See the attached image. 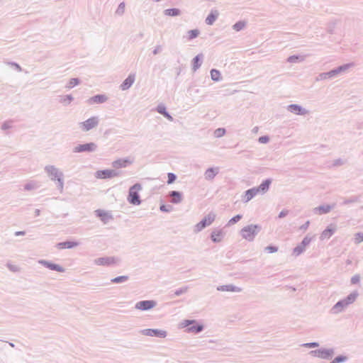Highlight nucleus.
I'll return each instance as SVG.
<instances>
[{"label": "nucleus", "mask_w": 363, "mask_h": 363, "mask_svg": "<svg viewBox=\"0 0 363 363\" xmlns=\"http://www.w3.org/2000/svg\"><path fill=\"white\" fill-rule=\"evenodd\" d=\"M45 172L51 181L56 182L57 188L60 193L64 189V174L54 165H46L44 168Z\"/></svg>", "instance_id": "obj_1"}, {"label": "nucleus", "mask_w": 363, "mask_h": 363, "mask_svg": "<svg viewBox=\"0 0 363 363\" xmlns=\"http://www.w3.org/2000/svg\"><path fill=\"white\" fill-rule=\"evenodd\" d=\"M358 295V292L355 291L350 294L346 298L337 301L331 308L332 313L337 314L343 311L345 308L356 301Z\"/></svg>", "instance_id": "obj_2"}, {"label": "nucleus", "mask_w": 363, "mask_h": 363, "mask_svg": "<svg viewBox=\"0 0 363 363\" xmlns=\"http://www.w3.org/2000/svg\"><path fill=\"white\" fill-rule=\"evenodd\" d=\"M261 225L257 224H250L243 227L240 230V234L243 239L249 242H252L255 240V238L261 231Z\"/></svg>", "instance_id": "obj_3"}, {"label": "nucleus", "mask_w": 363, "mask_h": 363, "mask_svg": "<svg viewBox=\"0 0 363 363\" xmlns=\"http://www.w3.org/2000/svg\"><path fill=\"white\" fill-rule=\"evenodd\" d=\"M141 189L142 186L139 183L135 184L129 189L127 200L130 204L140 205L141 203L140 197L138 194V191Z\"/></svg>", "instance_id": "obj_4"}, {"label": "nucleus", "mask_w": 363, "mask_h": 363, "mask_svg": "<svg viewBox=\"0 0 363 363\" xmlns=\"http://www.w3.org/2000/svg\"><path fill=\"white\" fill-rule=\"evenodd\" d=\"M181 325L184 328L190 326L187 328V331L195 334L202 332L204 328L203 325L197 323L196 320H184Z\"/></svg>", "instance_id": "obj_5"}, {"label": "nucleus", "mask_w": 363, "mask_h": 363, "mask_svg": "<svg viewBox=\"0 0 363 363\" xmlns=\"http://www.w3.org/2000/svg\"><path fill=\"white\" fill-rule=\"evenodd\" d=\"M98 145L95 143L91 142L76 145L72 149V152L74 153L94 152L96 151Z\"/></svg>", "instance_id": "obj_6"}, {"label": "nucleus", "mask_w": 363, "mask_h": 363, "mask_svg": "<svg viewBox=\"0 0 363 363\" xmlns=\"http://www.w3.org/2000/svg\"><path fill=\"white\" fill-rule=\"evenodd\" d=\"M99 123V119L98 116H92L85 121L79 123V128L84 131L87 132L90 130L96 128Z\"/></svg>", "instance_id": "obj_7"}, {"label": "nucleus", "mask_w": 363, "mask_h": 363, "mask_svg": "<svg viewBox=\"0 0 363 363\" xmlns=\"http://www.w3.org/2000/svg\"><path fill=\"white\" fill-rule=\"evenodd\" d=\"M216 218V214L213 212L209 213L205 216L199 223H198L194 227V232H200L204 229L206 226L210 225Z\"/></svg>", "instance_id": "obj_8"}, {"label": "nucleus", "mask_w": 363, "mask_h": 363, "mask_svg": "<svg viewBox=\"0 0 363 363\" xmlns=\"http://www.w3.org/2000/svg\"><path fill=\"white\" fill-rule=\"evenodd\" d=\"M334 354L333 349L321 348L309 352V354L313 357H318L323 359H330Z\"/></svg>", "instance_id": "obj_9"}, {"label": "nucleus", "mask_w": 363, "mask_h": 363, "mask_svg": "<svg viewBox=\"0 0 363 363\" xmlns=\"http://www.w3.org/2000/svg\"><path fill=\"white\" fill-rule=\"evenodd\" d=\"M315 235L311 237L309 235L305 236L301 242L298 244L296 247L293 250V255L296 257L301 255L306 250V247L310 244L311 240L314 238Z\"/></svg>", "instance_id": "obj_10"}, {"label": "nucleus", "mask_w": 363, "mask_h": 363, "mask_svg": "<svg viewBox=\"0 0 363 363\" xmlns=\"http://www.w3.org/2000/svg\"><path fill=\"white\" fill-rule=\"evenodd\" d=\"M140 333L143 335L150 337H157L161 338L166 337L167 333L165 330L160 329H143L140 330Z\"/></svg>", "instance_id": "obj_11"}, {"label": "nucleus", "mask_w": 363, "mask_h": 363, "mask_svg": "<svg viewBox=\"0 0 363 363\" xmlns=\"http://www.w3.org/2000/svg\"><path fill=\"white\" fill-rule=\"evenodd\" d=\"M119 259L115 257H104L94 259V264L99 266H111L118 262Z\"/></svg>", "instance_id": "obj_12"}, {"label": "nucleus", "mask_w": 363, "mask_h": 363, "mask_svg": "<svg viewBox=\"0 0 363 363\" xmlns=\"http://www.w3.org/2000/svg\"><path fill=\"white\" fill-rule=\"evenodd\" d=\"M119 175L120 172L114 169H103L96 172V177L99 179H111Z\"/></svg>", "instance_id": "obj_13"}, {"label": "nucleus", "mask_w": 363, "mask_h": 363, "mask_svg": "<svg viewBox=\"0 0 363 363\" xmlns=\"http://www.w3.org/2000/svg\"><path fill=\"white\" fill-rule=\"evenodd\" d=\"M157 302L153 300H145L138 301L135 304V308L140 311H148L156 306Z\"/></svg>", "instance_id": "obj_14"}, {"label": "nucleus", "mask_w": 363, "mask_h": 363, "mask_svg": "<svg viewBox=\"0 0 363 363\" xmlns=\"http://www.w3.org/2000/svg\"><path fill=\"white\" fill-rule=\"evenodd\" d=\"M287 111L298 116H305L309 113V111L298 104H290L286 108Z\"/></svg>", "instance_id": "obj_15"}, {"label": "nucleus", "mask_w": 363, "mask_h": 363, "mask_svg": "<svg viewBox=\"0 0 363 363\" xmlns=\"http://www.w3.org/2000/svg\"><path fill=\"white\" fill-rule=\"evenodd\" d=\"M38 263L42 264L45 267H46L50 270H52V271H56L58 272H65V269L62 266L55 264V263H52V262L45 260V259H40L38 261Z\"/></svg>", "instance_id": "obj_16"}, {"label": "nucleus", "mask_w": 363, "mask_h": 363, "mask_svg": "<svg viewBox=\"0 0 363 363\" xmlns=\"http://www.w3.org/2000/svg\"><path fill=\"white\" fill-rule=\"evenodd\" d=\"M170 202L174 204L180 203L183 200V194L178 191H171L168 194Z\"/></svg>", "instance_id": "obj_17"}, {"label": "nucleus", "mask_w": 363, "mask_h": 363, "mask_svg": "<svg viewBox=\"0 0 363 363\" xmlns=\"http://www.w3.org/2000/svg\"><path fill=\"white\" fill-rule=\"evenodd\" d=\"M272 182V179H267L264 180L257 187L255 188L258 194H264L268 191Z\"/></svg>", "instance_id": "obj_18"}, {"label": "nucleus", "mask_w": 363, "mask_h": 363, "mask_svg": "<svg viewBox=\"0 0 363 363\" xmlns=\"http://www.w3.org/2000/svg\"><path fill=\"white\" fill-rule=\"evenodd\" d=\"M135 79V75L130 74L128 77L122 82L120 85V89L123 91L128 89L134 83Z\"/></svg>", "instance_id": "obj_19"}, {"label": "nucleus", "mask_w": 363, "mask_h": 363, "mask_svg": "<svg viewBox=\"0 0 363 363\" xmlns=\"http://www.w3.org/2000/svg\"><path fill=\"white\" fill-rule=\"evenodd\" d=\"M336 228L332 224L328 226L320 234V239L323 240L329 239L335 232Z\"/></svg>", "instance_id": "obj_20"}, {"label": "nucleus", "mask_w": 363, "mask_h": 363, "mask_svg": "<svg viewBox=\"0 0 363 363\" xmlns=\"http://www.w3.org/2000/svg\"><path fill=\"white\" fill-rule=\"evenodd\" d=\"M223 235L224 233L222 229H216L212 231L211 239L213 242L218 243L222 240Z\"/></svg>", "instance_id": "obj_21"}, {"label": "nucleus", "mask_w": 363, "mask_h": 363, "mask_svg": "<svg viewBox=\"0 0 363 363\" xmlns=\"http://www.w3.org/2000/svg\"><path fill=\"white\" fill-rule=\"evenodd\" d=\"M79 245V243L78 242L67 240L65 242H58L56 245V247L59 250H62V249H65V248L71 249V248L78 246Z\"/></svg>", "instance_id": "obj_22"}, {"label": "nucleus", "mask_w": 363, "mask_h": 363, "mask_svg": "<svg viewBox=\"0 0 363 363\" xmlns=\"http://www.w3.org/2000/svg\"><path fill=\"white\" fill-rule=\"evenodd\" d=\"M218 173V167H209L206 170L204 173V177L206 180H212Z\"/></svg>", "instance_id": "obj_23"}, {"label": "nucleus", "mask_w": 363, "mask_h": 363, "mask_svg": "<svg viewBox=\"0 0 363 363\" xmlns=\"http://www.w3.org/2000/svg\"><path fill=\"white\" fill-rule=\"evenodd\" d=\"M217 290L220 291H231L240 292L242 289L233 284L222 285L217 287Z\"/></svg>", "instance_id": "obj_24"}, {"label": "nucleus", "mask_w": 363, "mask_h": 363, "mask_svg": "<svg viewBox=\"0 0 363 363\" xmlns=\"http://www.w3.org/2000/svg\"><path fill=\"white\" fill-rule=\"evenodd\" d=\"M333 207H334V206L322 205V206H319L318 207L314 208L313 212H314V213L319 214V215L326 214V213H329L333 209Z\"/></svg>", "instance_id": "obj_25"}, {"label": "nucleus", "mask_w": 363, "mask_h": 363, "mask_svg": "<svg viewBox=\"0 0 363 363\" xmlns=\"http://www.w3.org/2000/svg\"><path fill=\"white\" fill-rule=\"evenodd\" d=\"M257 194H258V193L256 191L255 187L247 189V191H245V195L242 196V201L244 203H247L252 198H254Z\"/></svg>", "instance_id": "obj_26"}, {"label": "nucleus", "mask_w": 363, "mask_h": 363, "mask_svg": "<svg viewBox=\"0 0 363 363\" xmlns=\"http://www.w3.org/2000/svg\"><path fill=\"white\" fill-rule=\"evenodd\" d=\"M108 100V97L104 94H97L89 99L88 101L91 104H103Z\"/></svg>", "instance_id": "obj_27"}, {"label": "nucleus", "mask_w": 363, "mask_h": 363, "mask_svg": "<svg viewBox=\"0 0 363 363\" xmlns=\"http://www.w3.org/2000/svg\"><path fill=\"white\" fill-rule=\"evenodd\" d=\"M156 111L159 113L164 116L169 121H173V120H174L173 117L167 111L166 106L164 104H159L156 108Z\"/></svg>", "instance_id": "obj_28"}, {"label": "nucleus", "mask_w": 363, "mask_h": 363, "mask_svg": "<svg viewBox=\"0 0 363 363\" xmlns=\"http://www.w3.org/2000/svg\"><path fill=\"white\" fill-rule=\"evenodd\" d=\"M131 164V161L128 159H118L112 162V167L116 169L126 167Z\"/></svg>", "instance_id": "obj_29"}, {"label": "nucleus", "mask_w": 363, "mask_h": 363, "mask_svg": "<svg viewBox=\"0 0 363 363\" xmlns=\"http://www.w3.org/2000/svg\"><path fill=\"white\" fill-rule=\"evenodd\" d=\"M203 58V55L202 53L198 54L194 57L192 60L193 71H196L201 66Z\"/></svg>", "instance_id": "obj_30"}, {"label": "nucleus", "mask_w": 363, "mask_h": 363, "mask_svg": "<svg viewBox=\"0 0 363 363\" xmlns=\"http://www.w3.org/2000/svg\"><path fill=\"white\" fill-rule=\"evenodd\" d=\"M218 15L219 13L217 10H212L206 18V23L209 26L213 25L216 20L218 18Z\"/></svg>", "instance_id": "obj_31"}, {"label": "nucleus", "mask_w": 363, "mask_h": 363, "mask_svg": "<svg viewBox=\"0 0 363 363\" xmlns=\"http://www.w3.org/2000/svg\"><path fill=\"white\" fill-rule=\"evenodd\" d=\"M335 77V73L333 72V69L327 72H322L318 74V76L316 77V81H321V80H325L328 79H331Z\"/></svg>", "instance_id": "obj_32"}, {"label": "nucleus", "mask_w": 363, "mask_h": 363, "mask_svg": "<svg viewBox=\"0 0 363 363\" xmlns=\"http://www.w3.org/2000/svg\"><path fill=\"white\" fill-rule=\"evenodd\" d=\"M96 216L101 218V221L106 223L109 219L112 218V216L102 210H96L95 211Z\"/></svg>", "instance_id": "obj_33"}, {"label": "nucleus", "mask_w": 363, "mask_h": 363, "mask_svg": "<svg viewBox=\"0 0 363 363\" xmlns=\"http://www.w3.org/2000/svg\"><path fill=\"white\" fill-rule=\"evenodd\" d=\"M164 14L168 16H178L181 14V11L179 9H167L164 11Z\"/></svg>", "instance_id": "obj_34"}, {"label": "nucleus", "mask_w": 363, "mask_h": 363, "mask_svg": "<svg viewBox=\"0 0 363 363\" xmlns=\"http://www.w3.org/2000/svg\"><path fill=\"white\" fill-rule=\"evenodd\" d=\"M351 65V64H345L333 69L335 77L339 74L347 71Z\"/></svg>", "instance_id": "obj_35"}, {"label": "nucleus", "mask_w": 363, "mask_h": 363, "mask_svg": "<svg viewBox=\"0 0 363 363\" xmlns=\"http://www.w3.org/2000/svg\"><path fill=\"white\" fill-rule=\"evenodd\" d=\"M211 77L213 81L219 82L221 79L220 72L216 69H212L211 70Z\"/></svg>", "instance_id": "obj_36"}, {"label": "nucleus", "mask_w": 363, "mask_h": 363, "mask_svg": "<svg viewBox=\"0 0 363 363\" xmlns=\"http://www.w3.org/2000/svg\"><path fill=\"white\" fill-rule=\"evenodd\" d=\"M79 84H80V79H78V78H72L68 82V83L66 84L65 88L68 89H70L74 87L75 86H77V85H78Z\"/></svg>", "instance_id": "obj_37"}, {"label": "nucleus", "mask_w": 363, "mask_h": 363, "mask_svg": "<svg viewBox=\"0 0 363 363\" xmlns=\"http://www.w3.org/2000/svg\"><path fill=\"white\" fill-rule=\"evenodd\" d=\"M246 26V22L244 21H239L233 26V30L235 31H240Z\"/></svg>", "instance_id": "obj_38"}, {"label": "nucleus", "mask_w": 363, "mask_h": 363, "mask_svg": "<svg viewBox=\"0 0 363 363\" xmlns=\"http://www.w3.org/2000/svg\"><path fill=\"white\" fill-rule=\"evenodd\" d=\"M129 279V277L126 275L119 276L115 277L111 280L112 283L120 284L127 281Z\"/></svg>", "instance_id": "obj_39"}, {"label": "nucleus", "mask_w": 363, "mask_h": 363, "mask_svg": "<svg viewBox=\"0 0 363 363\" xmlns=\"http://www.w3.org/2000/svg\"><path fill=\"white\" fill-rule=\"evenodd\" d=\"M188 40H191L197 38L200 33L199 30L194 29L188 31Z\"/></svg>", "instance_id": "obj_40"}, {"label": "nucleus", "mask_w": 363, "mask_h": 363, "mask_svg": "<svg viewBox=\"0 0 363 363\" xmlns=\"http://www.w3.org/2000/svg\"><path fill=\"white\" fill-rule=\"evenodd\" d=\"M242 216L240 214H238V215L235 216L234 217H233L232 218H230L229 220V221L227 223V226H230L232 225L235 224L239 220H240L242 219Z\"/></svg>", "instance_id": "obj_41"}, {"label": "nucleus", "mask_w": 363, "mask_h": 363, "mask_svg": "<svg viewBox=\"0 0 363 363\" xmlns=\"http://www.w3.org/2000/svg\"><path fill=\"white\" fill-rule=\"evenodd\" d=\"M303 57L300 55H291V56H289L287 59V62H289L290 63H296L298 61H303Z\"/></svg>", "instance_id": "obj_42"}, {"label": "nucleus", "mask_w": 363, "mask_h": 363, "mask_svg": "<svg viewBox=\"0 0 363 363\" xmlns=\"http://www.w3.org/2000/svg\"><path fill=\"white\" fill-rule=\"evenodd\" d=\"M359 201V196H351L349 199H345L342 204V205H347L349 203L358 202Z\"/></svg>", "instance_id": "obj_43"}, {"label": "nucleus", "mask_w": 363, "mask_h": 363, "mask_svg": "<svg viewBox=\"0 0 363 363\" xmlns=\"http://www.w3.org/2000/svg\"><path fill=\"white\" fill-rule=\"evenodd\" d=\"M38 187V186L37 185L36 182H28V183L25 184L24 189L26 190V191H30V190L35 189Z\"/></svg>", "instance_id": "obj_44"}, {"label": "nucleus", "mask_w": 363, "mask_h": 363, "mask_svg": "<svg viewBox=\"0 0 363 363\" xmlns=\"http://www.w3.org/2000/svg\"><path fill=\"white\" fill-rule=\"evenodd\" d=\"M125 4L124 2L120 3L116 11V13L118 16L123 15V13L125 12Z\"/></svg>", "instance_id": "obj_45"}, {"label": "nucleus", "mask_w": 363, "mask_h": 363, "mask_svg": "<svg viewBox=\"0 0 363 363\" xmlns=\"http://www.w3.org/2000/svg\"><path fill=\"white\" fill-rule=\"evenodd\" d=\"M347 357L344 355H339L335 357L330 363H342L347 361Z\"/></svg>", "instance_id": "obj_46"}, {"label": "nucleus", "mask_w": 363, "mask_h": 363, "mask_svg": "<svg viewBox=\"0 0 363 363\" xmlns=\"http://www.w3.org/2000/svg\"><path fill=\"white\" fill-rule=\"evenodd\" d=\"M363 241V233H357L354 235V242L355 244H359Z\"/></svg>", "instance_id": "obj_47"}, {"label": "nucleus", "mask_w": 363, "mask_h": 363, "mask_svg": "<svg viewBox=\"0 0 363 363\" xmlns=\"http://www.w3.org/2000/svg\"><path fill=\"white\" fill-rule=\"evenodd\" d=\"M225 129L223 128H217L215 132H214V135L216 138H220L222 136H223L225 134Z\"/></svg>", "instance_id": "obj_48"}, {"label": "nucleus", "mask_w": 363, "mask_h": 363, "mask_svg": "<svg viewBox=\"0 0 363 363\" xmlns=\"http://www.w3.org/2000/svg\"><path fill=\"white\" fill-rule=\"evenodd\" d=\"M188 289H189L188 286H184V287L179 288L174 291V295L176 296H179L182 294L186 293Z\"/></svg>", "instance_id": "obj_49"}, {"label": "nucleus", "mask_w": 363, "mask_h": 363, "mask_svg": "<svg viewBox=\"0 0 363 363\" xmlns=\"http://www.w3.org/2000/svg\"><path fill=\"white\" fill-rule=\"evenodd\" d=\"M167 177H168V179H167V184H171L172 183H174L175 182V180L177 179V175L172 172H169L167 174Z\"/></svg>", "instance_id": "obj_50"}, {"label": "nucleus", "mask_w": 363, "mask_h": 363, "mask_svg": "<svg viewBox=\"0 0 363 363\" xmlns=\"http://www.w3.org/2000/svg\"><path fill=\"white\" fill-rule=\"evenodd\" d=\"M301 346L306 348H315L319 346V343L317 342H307L302 344Z\"/></svg>", "instance_id": "obj_51"}, {"label": "nucleus", "mask_w": 363, "mask_h": 363, "mask_svg": "<svg viewBox=\"0 0 363 363\" xmlns=\"http://www.w3.org/2000/svg\"><path fill=\"white\" fill-rule=\"evenodd\" d=\"M7 268L13 272H18L20 271V267L17 265L12 264L11 263L6 264Z\"/></svg>", "instance_id": "obj_52"}, {"label": "nucleus", "mask_w": 363, "mask_h": 363, "mask_svg": "<svg viewBox=\"0 0 363 363\" xmlns=\"http://www.w3.org/2000/svg\"><path fill=\"white\" fill-rule=\"evenodd\" d=\"M173 207L171 205L162 204L160 206V209L162 212H170Z\"/></svg>", "instance_id": "obj_53"}, {"label": "nucleus", "mask_w": 363, "mask_h": 363, "mask_svg": "<svg viewBox=\"0 0 363 363\" xmlns=\"http://www.w3.org/2000/svg\"><path fill=\"white\" fill-rule=\"evenodd\" d=\"M264 250L269 253H274L278 251V247L277 246L269 245L265 247Z\"/></svg>", "instance_id": "obj_54"}, {"label": "nucleus", "mask_w": 363, "mask_h": 363, "mask_svg": "<svg viewBox=\"0 0 363 363\" xmlns=\"http://www.w3.org/2000/svg\"><path fill=\"white\" fill-rule=\"evenodd\" d=\"M11 124H12V121H6L4 122V123L2 124L1 129L4 130L9 129L12 127Z\"/></svg>", "instance_id": "obj_55"}, {"label": "nucleus", "mask_w": 363, "mask_h": 363, "mask_svg": "<svg viewBox=\"0 0 363 363\" xmlns=\"http://www.w3.org/2000/svg\"><path fill=\"white\" fill-rule=\"evenodd\" d=\"M259 143L265 144L269 141V137L268 135H263L258 138Z\"/></svg>", "instance_id": "obj_56"}, {"label": "nucleus", "mask_w": 363, "mask_h": 363, "mask_svg": "<svg viewBox=\"0 0 363 363\" xmlns=\"http://www.w3.org/2000/svg\"><path fill=\"white\" fill-rule=\"evenodd\" d=\"M360 281V276L359 274H355L351 278V284H357Z\"/></svg>", "instance_id": "obj_57"}, {"label": "nucleus", "mask_w": 363, "mask_h": 363, "mask_svg": "<svg viewBox=\"0 0 363 363\" xmlns=\"http://www.w3.org/2000/svg\"><path fill=\"white\" fill-rule=\"evenodd\" d=\"M74 98L71 94H68L64 96V99L61 100V102L65 103L67 101V104H70L73 101Z\"/></svg>", "instance_id": "obj_58"}, {"label": "nucleus", "mask_w": 363, "mask_h": 363, "mask_svg": "<svg viewBox=\"0 0 363 363\" xmlns=\"http://www.w3.org/2000/svg\"><path fill=\"white\" fill-rule=\"evenodd\" d=\"M8 64L12 67H13L18 72H21L22 70L21 66L14 62H8Z\"/></svg>", "instance_id": "obj_59"}, {"label": "nucleus", "mask_w": 363, "mask_h": 363, "mask_svg": "<svg viewBox=\"0 0 363 363\" xmlns=\"http://www.w3.org/2000/svg\"><path fill=\"white\" fill-rule=\"evenodd\" d=\"M162 50V48L161 45H157L152 50V54L154 55H156L159 54L160 52H161Z\"/></svg>", "instance_id": "obj_60"}, {"label": "nucleus", "mask_w": 363, "mask_h": 363, "mask_svg": "<svg viewBox=\"0 0 363 363\" xmlns=\"http://www.w3.org/2000/svg\"><path fill=\"white\" fill-rule=\"evenodd\" d=\"M309 225H310V221L307 220L304 224H303L302 225L300 226L299 229L301 230L305 231L308 228Z\"/></svg>", "instance_id": "obj_61"}, {"label": "nucleus", "mask_w": 363, "mask_h": 363, "mask_svg": "<svg viewBox=\"0 0 363 363\" xmlns=\"http://www.w3.org/2000/svg\"><path fill=\"white\" fill-rule=\"evenodd\" d=\"M288 213H289V211H288V210H286V209H284V210H282V211L279 213V214L278 217H279V218H284V217L288 215Z\"/></svg>", "instance_id": "obj_62"}, {"label": "nucleus", "mask_w": 363, "mask_h": 363, "mask_svg": "<svg viewBox=\"0 0 363 363\" xmlns=\"http://www.w3.org/2000/svg\"><path fill=\"white\" fill-rule=\"evenodd\" d=\"M343 164V162L342 161L341 159H338V160H336L335 162H334V165L335 166H337V165H342Z\"/></svg>", "instance_id": "obj_63"}, {"label": "nucleus", "mask_w": 363, "mask_h": 363, "mask_svg": "<svg viewBox=\"0 0 363 363\" xmlns=\"http://www.w3.org/2000/svg\"><path fill=\"white\" fill-rule=\"evenodd\" d=\"M26 234V232L25 231H16L15 233V235L16 236H19V235H24Z\"/></svg>", "instance_id": "obj_64"}]
</instances>
